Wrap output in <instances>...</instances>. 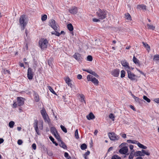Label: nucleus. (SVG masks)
<instances>
[{
    "mask_svg": "<svg viewBox=\"0 0 159 159\" xmlns=\"http://www.w3.org/2000/svg\"><path fill=\"white\" fill-rule=\"evenodd\" d=\"M39 45L42 50L47 48L48 42L46 39L41 38L39 41Z\"/></svg>",
    "mask_w": 159,
    "mask_h": 159,
    "instance_id": "f257e3e1",
    "label": "nucleus"
},
{
    "mask_svg": "<svg viewBox=\"0 0 159 159\" xmlns=\"http://www.w3.org/2000/svg\"><path fill=\"white\" fill-rule=\"evenodd\" d=\"M41 113L45 121L48 123H49L50 122V120L48 115L46 113L45 109L43 108L41 110Z\"/></svg>",
    "mask_w": 159,
    "mask_h": 159,
    "instance_id": "f03ea898",
    "label": "nucleus"
},
{
    "mask_svg": "<svg viewBox=\"0 0 159 159\" xmlns=\"http://www.w3.org/2000/svg\"><path fill=\"white\" fill-rule=\"evenodd\" d=\"M87 79L88 81H92L93 84L96 85H98V81L96 78L93 77L91 75H88L87 76Z\"/></svg>",
    "mask_w": 159,
    "mask_h": 159,
    "instance_id": "7ed1b4c3",
    "label": "nucleus"
},
{
    "mask_svg": "<svg viewBox=\"0 0 159 159\" xmlns=\"http://www.w3.org/2000/svg\"><path fill=\"white\" fill-rule=\"evenodd\" d=\"M108 135L110 139L112 141L117 140L119 139V137L114 132L109 133Z\"/></svg>",
    "mask_w": 159,
    "mask_h": 159,
    "instance_id": "20e7f679",
    "label": "nucleus"
},
{
    "mask_svg": "<svg viewBox=\"0 0 159 159\" xmlns=\"http://www.w3.org/2000/svg\"><path fill=\"white\" fill-rule=\"evenodd\" d=\"M97 15L99 19L102 20L105 19L107 15L106 12L104 11L100 10L97 13Z\"/></svg>",
    "mask_w": 159,
    "mask_h": 159,
    "instance_id": "39448f33",
    "label": "nucleus"
},
{
    "mask_svg": "<svg viewBox=\"0 0 159 159\" xmlns=\"http://www.w3.org/2000/svg\"><path fill=\"white\" fill-rule=\"evenodd\" d=\"M25 16L24 15H22L20 19V23L22 26L21 29L22 30H24L26 25V23L25 22Z\"/></svg>",
    "mask_w": 159,
    "mask_h": 159,
    "instance_id": "423d86ee",
    "label": "nucleus"
},
{
    "mask_svg": "<svg viewBox=\"0 0 159 159\" xmlns=\"http://www.w3.org/2000/svg\"><path fill=\"white\" fill-rule=\"evenodd\" d=\"M50 25L55 30H58V25L53 19L51 20L49 22Z\"/></svg>",
    "mask_w": 159,
    "mask_h": 159,
    "instance_id": "0eeeda50",
    "label": "nucleus"
},
{
    "mask_svg": "<svg viewBox=\"0 0 159 159\" xmlns=\"http://www.w3.org/2000/svg\"><path fill=\"white\" fill-rule=\"evenodd\" d=\"M121 63L122 66L124 67L125 69L127 71L129 70L130 67L129 66L128 63L125 60H122L121 61Z\"/></svg>",
    "mask_w": 159,
    "mask_h": 159,
    "instance_id": "6e6552de",
    "label": "nucleus"
},
{
    "mask_svg": "<svg viewBox=\"0 0 159 159\" xmlns=\"http://www.w3.org/2000/svg\"><path fill=\"white\" fill-rule=\"evenodd\" d=\"M73 57L79 63L82 62L83 58L81 55L78 53H75L73 56Z\"/></svg>",
    "mask_w": 159,
    "mask_h": 159,
    "instance_id": "1a4fd4ad",
    "label": "nucleus"
},
{
    "mask_svg": "<svg viewBox=\"0 0 159 159\" xmlns=\"http://www.w3.org/2000/svg\"><path fill=\"white\" fill-rule=\"evenodd\" d=\"M34 73L30 68H29L28 70L27 77L30 80H32L33 77Z\"/></svg>",
    "mask_w": 159,
    "mask_h": 159,
    "instance_id": "9d476101",
    "label": "nucleus"
},
{
    "mask_svg": "<svg viewBox=\"0 0 159 159\" xmlns=\"http://www.w3.org/2000/svg\"><path fill=\"white\" fill-rule=\"evenodd\" d=\"M127 72L128 77L130 79L132 80H134L136 79L137 76L135 75L129 70Z\"/></svg>",
    "mask_w": 159,
    "mask_h": 159,
    "instance_id": "9b49d317",
    "label": "nucleus"
},
{
    "mask_svg": "<svg viewBox=\"0 0 159 159\" xmlns=\"http://www.w3.org/2000/svg\"><path fill=\"white\" fill-rule=\"evenodd\" d=\"M120 149L119 150V152L121 154H125L128 152V148L126 146H124L122 148H120Z\"/></svg>",
    "mask_w": 159,
    "mask_h": 159,
    "instance_id": "f8f14e48",
    "label": "nucleus"
},
{
    "mask_svg": "<svg viewBox=\"0 0 159 159\" xmlns=\"http://www.w3.org/2000/svg\"><path fill=\"white\" fill-rule=\"evenodd\" d=\"M77 8L75 7H72L69 9V12L73 15L76 14L78 12Z\"/></svg>",
    "mask_w": 159,
    "mask_h": 159,
    "instance_id": "ddd939ff",
    "label": "nucleus"
},
{
    "mask_svg": "<svg viewBox=\"0 0 159 159\" xmlns=\"http://www.w3.org/2000/svg\"><path fill=\"white\" fill-rule=\"evenodd\" d=\"M132 143L134 144H137L138 147L141 148L146 149L147 148V147L144 146L143 144H141L140 143H139L138 141L135 140H133Z\"/></svg>",
    "mask_w": 159,
    "mask_h": 159,
    "instance_id": "4468645a",
    "label": "nucleus"
},
{
    "mask_svg": "<svg viewBox=\"0 0 159 159\" xmlns=\"http://www.w3.org/2000/svg\"><path fill=\"white\" fill-rule=\"evenodd\" d=\"M38 121L37 120H34V129L35 130V131L37 134L39 135L40 134L39 133L38 126Z\"/></svg>",
    "mask_w": 159,
    "mask_h": 159,
    "instance_id": "2eb2a0df",
    "label": "nucleus"
},
{
    "mask_svg": "<svg viewBox=\"0 0 159 159\" xmlns=\"http://www.w3.org/2000/svg\"><path fill=\"white\" fill-rule=\"evenodd\" d=\"M119 70L118 69H115L112 71L111 74L114 77H117L119 76Z\"/></svg>",
    "mask_w": 159,
    "mask_h": 159,
    "instance_id": "dca6fc26",
    "label": "nucleus"
},
{
    "mask_svg": "<svg viewBox=\"0 0 159 159\" xmlns=\"http://www.w3.org/2000/svg\"><path fill=\"white\" fill-rule=\"evenodd\" d=\"M23 98L21 97H18L17 98V103L19 106L23 105L24 103Z\"/></svg>",
    "mask_w": 159,
    "mask_h": 159,
    "instance_id": "f3484780",
    "label": "nucleus"
},
{
    "mask_svg": "<svg viewBox=\"0 0 159 159\" xmlns=\"http://www.w3.org/2000/svg\"><path fill=\"white\" fill-rule=\"evenodd\" d=\"M65 80L68 85L71 87L72 86L71 80L69 77H67L65 79Z\"/></svg>",
    "mask_w": 159,
    "mask_h": 159,
    "instance_id": "a211bd4d",
    "label": "nucleus"
},
{
    "mask_svg": "<svg viewBox=\"0 0 159 159\" xmlns=\"http://www.w3.org/2000/svg\"><path fill=\"white\" fill-rule=\"evenodd\" d=\"M79 97L80 98V101L81 102H84L85 104H86V102L85 100V96L82 94H78Z\"/></svg>",
    "mask_w": 159,
    "mask_h": 159,
    "instance_id": "6ab92c4d",
    "label": "nucleus"
},
{
    "mask_svg": "<svg viewBox=\"0 0 159 159\" xmlns=\"http://www.w3.org/2000/svg\"><path fill=\"white\" fill-rule=\"evenodd\" d=\"M86 117L88 120H90L94 119L95 118V116L92 112H90L86 116Z\"/></svg>",
    "mask_w": 159,
    "mask_h": 159,
    "instance_id": "aec40b11",
    "label": "nucleus"
},
{
    "mask_svg": "<svg viewBox=\"0 0 159 159\" xmlns=\"http://www.w3.org/2000/svg\"><path fill=\"white\" fill-rule=\"evenodd\" d=\"M147 28L148 30H154L155 29V26L152 24H147Z\"/></svg>",
    "mask_w": 159,
    "mask_h": 159,
    "instance_id": "412c9836",
    "label": "nucleus"
},
{
    "mask_svg": "<svg viewBox=\"0 0 159 159\" xmlns=\"http://www.w3.org/2000/svg\"><path fill=\"white\" fill-rule=\"evenodd\" d=\"M142 43L143 46H144L146 48L148 51V52H149V51H150V48L149 45L144 42H143Z\"/></svg>",
    "mask_w": 159,
    "mask_h": 159,
    "instance_id": "4be33fe9",
    "label": "nucleus"
},
{
    "mask_svg": "<svg viewBox=\"0 0 159 159\" xmlns=\"http://www.w3.org/2000/svg\"><path fill=\"white\" fill-rule=\"evenodd\" d=\"M126 19L129 21H131L132 18L130 15L129 13H127L125 14Z\"/></svg>",
    "mask_w": 159,
    "mask_h": 159,
    "instance_id": "5701e85b",
    "label": "nucleus"
},
{
    "mask_svg": "<svg viewBox=\"0 0 159 159\" xmlns=\"http://www.w3.org/2000/svg\"><path fill=\"white\" fill-rule=\"evenodd\" d=\"M133 62L137 65L139 66V60L135 57V56H134L133 59Z\"/></svg>",
    "mask_w": 159,
    "mask_h": 159,
    "instance_id": "b1692460",
    "label": "nucleus"
},
{
    "mask_svg": "<svg viewBox=\"0 0 159 159\" xmlns=\"http://www.w3.org/2000/svg\"><path fill=\"white\" fill-rule=\"evenodd\" d=\"M59 141H60L61 142L59 144L60 146L64 149H66L67 147L65 144L62 142L61 140Z\"/></svg>",
    "mask_w": 159,
    "mask_h": 159,
    "instance_id": "393cba45",
    "label": "nucleus"
},
{
    "mask_svg": "<svg viewBox=\"0 0 159 159\" xmlns=\"http://www.w3.org/2000/svg\"><path fill=\"white\" fill-rule=\"evenodd\" d=\"M137 8L139 9L142 8L143 10H146V6L144 5H138L137 6Z\"/></svg>",
    "mask_w": 159,
    "mask_h": 159,
    "instance_id": "a878e982",
    "label": "nucleus"
},
{
    "mask_svg": "<svg viewBox=\"0 0 159 159\" xmlns=\"http://www.w3.org/2000/svg\"><path fill=\"white\" fill-rule=\"evenodd\" d=\"M68 29L70 31H72L73 30V27L71 24H68L67 25Z\"/></svg>",
    "mask_w": 159,
    "mask_h": 159,
    "instance_id": "bb28decb",
    "label": "nucleus"
},
{
    "mask_svg": "<svg viewBox=\"0 0 159 159\" xmlns=\"http://www.w3.org/2000/svg\"><path fill=\"white\" fill-rule=\"evenodd\" d=\"M142 151H138L135 152V155L136 156H143L144 155L143 154Z\"/></svg>",
    "mask_w": 159,
    "mask_h": 159,
    "instance_id": "cd10ccee",
    "label": "nucleus"
},
{
    "mask_svg": "<svg viewBox=\"0 0 159 159\" xmlns=\"http://www.w3.org/2000/svg\"><path fill=\"white\" fill-rule=\"evenodd\" d=\"M142 152L144 156L145 155H146L148 156H149L150 155V153L148 152V151H146L144 150H142Z\"/></svg>",
    "mask_w": 159,
    "mask_h": 159,
    "instance_id": "c85d7f7f",
    "label": "nucleus"
},
{
    "mask_svg": "<svg viewBox=\"0 0 159 159\" xmlns=\"http://www.w3.org/2000/svg\"><path fill=\"white\" fill-rule=\"evenodd\" d=\"M48 88L50 91L54 94L57 95L56 92L54 91L53 89L50 86H48Z\"/></svg>",
    "mask_w": 159,
    "mask_h": 159,
    "instance_id": "c756f323",
    "label": "nucleus"
},
{
    "mask_svg": "<svg viewBox=\"0 0 159 159\" xmlns=\"http://www.w3.org/2000/svg\"><path fill=\"white\" fill-rule=\"evenodd\" d=\"M87 148V146L85 143H83L80 146V148L81 149L83 150L85 149H86Z\"/></svg>",
    "mask_w": 159,
    "mask_h": 159,
    "instance_id": "7c9ffc66",
    "label": "nucleus"
},
{
    "mask_svg": "<svg viewBox=\"0 0 159 159\" xmlns=\"http://www.w3.org/2000/svg\"><path fill=\"white\" fill-rule=\"evenodd\" d=\"M49 138L50 140L53 143L55 144L56 146L58 145V144L55 141H54V138L51 136H50L49 137Z\"/></svg>",
    "mask_w": 159,
    "mask_h": 159,
    "instance_id": "2f4dec72",
    "label": "nucleus"
},
{
    "mask_svg": "<svg viewBox=\"0 0 159 159\" xmlns=\"http://www.w3.org/2000/svg\"><path fill=\"white\" fill-rule=\"evenodd\" d=\"M153 60L157 61L159 60V55L156 54L154 56Z\"/></svg>",
    "mask_w": 159,
    "mask_h": 159,
    "instance_id": "473e14b6",
    "label": "nucleus"
},
{
    "mask_svg": "<svg viewBox=\"0 0 159 159\" xmlns=\"http://www.w3.org/2000/svg\"><path fill=\"white\" fill-rule=\"evenodd\" d=\"M111 159H121V157L117 155H114L111 157Z\"/></svg>",
    "mask_w": 159,
    "mask_h": 159,
    "instance_id": "72a5a7b5",
    "label": "nucleus"
},
{
    "mask_svg": "<svg viewBox=\"0 0 159 159\" xmlns=\"http://www.w3.org/2000/svg\"><path fill=\"white\" fill-rule=\"evenodd\" d=\"M132 96L133 97V98L134 99L135 101H136L137 102H139L140 101H143V100L140 99L138 98L137 97H135L134 95H132Z\"/></svg>",
    "mask_w": 159,
    "mask_h": 159,
    "instance_id": "f704fd0d",
    "label": "nucleus"
},
{
    "mask_svg": "<svg viewBox=\"0 0 159 159\" xmlns=\"http://www.w3.org/2000/svg\"><path fill=\"white\" fill-rule=\"evenodd\" d=\"M15 123L13 121H10L9 123V125L10 128H12L14 125Z\"/></svg>",
    "mask_w": 159,
    "mask_h": 159,
    "instance_id": "c9c22d12",
    "label": "nucleus"
},
{
    "mask_svg": "<svg viewBox=\"0 0 159 159\" xmlns=\"http://www.w3.org/2000/svg\"><path fill=\"white\" fill-rule=\"evenodd\" d=\"M35 100L36 102H38L39 101V96L37 94H35Z\"/></svg>",
    "mask_w": 159,
    "mask_h": 159,
    "instance_id": "e433bc0d",
    "label": "nucleus"
},
{
    "mask_svg": "<svg viewBox=\"0 0 159 159\" xmlns=\"http://www.w3.org/2000/svg\"><path fill=\"white\" fill-rule=\"evenodd\" d=\"M51 131L52 133L53 134L57 133V132L56 129L54 127H52L51 128Z\"/></svg>",
    "mask_w": 159,
    "mask_h": 159,
    "instance_id": "4c0bfd02",
    "label": "nucleus"
},
{
    "mask_svg": "<svg viewBox=\"0 0 159 159\" xmlns=\"http://www.w3.org/2000/svg\"><path fill=\"white\" fill-rule=\"evenodd\" d=\"M47 15H43L42 16L41 20L43 21H44L45 20H46L47 19Z\"/></svg>",
    "mask_w": 159,
    "mask_h": 159,
    "instance_id": "58836bf2",
    "label": "nucleus"
},
{
    "mask_svg": "<svg viewBox=\"0 0 159 159\" xmlns=\"http://www.w3.org/2000/svg\"><path fill=\"white\" fill-rule=\"evenodd\" d=\"M125 72L124 70H122L120 72L121 77V78L124 77L125 76Z\"/></svg>",
    "mask_w": 159,
    "mask_h": 159,
    "instance_id": "ea45409f",
    "label": "nucleus"
},
{
    "mask_svg": "<svg viewBox=\"0 0 159 159\" xmlns=\"http://www.w3.org/2000/svg\"><path fill=\"white\" fill-rule=\"evenodd\" d=\"M61 128L63 131H64L65 133H67V129H66V128L64 126H63L62 125H61Z\"/></svg>",
    "mask_w": 159,
    "mask_h": 159,
    "instance_id": "a19ab883",
    "label": "nucleus"
},
{
    "mask_svg": "<svg viewBox=\"0 0 159 159\" xmlns=\"http://www.w3.org/2000/svg\"><path fill=\"white\" fill-rule=\"evenodd\" d=\"M143 99L147 101L148 102H150V100L148 98L147 96H143Z\"/></svg>",
    "mask_w": 159,
    "mask_h": 159,
    "instance_id": "79ce46f5",
    "label": "nucleus"
},
{
    "mask_svg": "<svg viewBox=\"0 0 159 159\" xmlns=\"http://www.w3.org/2000/svg\"><path fill=\"white\" fill-rule=\"evenodd\" d=\"M109 118L110 119H112V120L113 121H114V119H115V116L114 115L112 114H110L109 115Z\"/></svg>",
    "mask_w": 159,
    "mask_h": 159,
    "instance_id": "37998d69",
    "label": "nucleus"
},
{
    "mask_svg": "<svg viewBox=\"0 0 159 159\" xmlns=\"http://www.w3.org/2000/svg\"><path fill=\"white\" fill-rule=\"evenodd\" d=\"M87 60L90 61H92L93 60V57L91 55H89L87 57Z\"/></svg>",
    "mask_w": 159,
    "mask_h": 159,
    "instance_id": "c03bdc74",
    "label": "nucleus"
},
{
    "mask_svg": "<svg viewBox=\"0 0 159 159\" xmlns=\"http://www.w3.org/2000/svg\"><path fill=\"white\" fill-rule=\"evenodd\" d=\"M75 136L76 139H78L79 138V136L78 135V130L76 129L75 132Z\"/></svg>",
    "mask_w": 159,
    "mask_h": 159,
    "instance_id": "a18cd8bd",
    "label": "nucleus"
},
{
    "mask_svg": "<svg viewBox=\"0 0 159 159\" xmlns=\"http://www.w3.org/2000/svg\"><path fill=\"white\" fill-rule=\"evenodd\" d=\"M55 138L58 140L60 141L61 140V139L60 138V137L59 135L57 133H56V134H53Z\"/></svg>",
    "mask_w": 159,
    "mask_h": 159,
    "instance_id": "49530a36",
    "label": "nucleus"
},
{
    "mask_svg": "<svg viewBox=\"0 0 159 159\" xmlns=\"http://www.w3.org/2000/svg\"><path fill=\"white\" fill-rule=\"evenodd\" d=\"M64 156L66 158H67V159H71V157L69 156V154L67 152H65L64 154Z\"/></svg>",
    "mask_w": 159,
    "mask_h": 159,
    "instance_id": "de8ad7c7",
    "label": "nucleus"
},
{
    "mask_svg": "<svg viewBox=\"0 0 159 159\" xmlns=\"http://www.w3.org/2000/svg\"><path fill=\"white\" fill-rule=\"evenodd\" d=\"M55 32L54 33L52 32V34H55L56 35L58 36H59L61 34H60L59 33L57 32V30H55Z\"/></svg>",
    "mask_w": 159,
    "mask_h": 159,
    "instance_id": "09e8293b",
    "label": "nucleus"
},
{
    "mask_svg": "<svg viewBox=\"0 0 159 159\" xmlns=\"http://www.w3.org/2000/svg\"><path fill=\"white\" fill-rule=\"evenodd\" d=\"M91 74L93 75L98 78L99 77L98 75L94 71L91 72Z\"/></svg>",
    "mask_w": 159,
    "mask_h": 159,
    "instance_id": "8fccbe9b",
    "label": "nucleus"
},
{
    "mask_svg": "<svg viewBox=\"0 0 159 159\" xmlns=\"http://www.w3.org/2000/svg\"><path fill=\"white\" fill-rule=\"evenodd\" d=\"M134 152H131L129 156V159H133L134 157Z\"/></svg>",
    "mask_w": 159,
    "mask_h": 159,
    "instance_id": "3c124183",
    "label": "nucleus"
},
{
    "mask_svg": "<svg viewBox=\"0 0 159 159\" xmlns=\"http://www.w3.org/2000/svg\"><path fill=\"white\" fill-rule=\"evenodd\" d=\"M134 146L132 145H130L129 146V148L131 150V152H134V150L133 149Z\"/></svg>",
    "mask_w": 159,
    "mask_h": 159,
    "instance_id": "603ef678",
    "label": "nucleus"
},
{
    "mask_svg": "<svg viewBox=\"0 0 159 159\" xmlns=\"http://www.w3.org/2000/svg\"><path fill=\"white\" fill-rule=\"evenodd\" d=\"M126 143H122L119 146V148H122L124 146H125V145H126Z\"/></svg>",
    "mask_w": 159,
    "mask_h": 159,
    "instance_id": "864d4df0",
    "label": "nucleus"
},
{
    "mask_svg": "<svg viewBox=\"0 0 159 159\" xmlns=\"http://www.w3.org/2000/svg\"><path fill=\"white\" fill-rule=\"evenodd\" d=\"M23 142L21 140L19 139L17 141V143L19 145H20Z\"/></svg>",
    "mask_w": 159,
    "mask_h": 159,
    "instance_id": "5fc2aeb1",
    "label": "nucleus"
},
{
    "mask_svg": "<svg viewBox=\"0 0 159 159\" xmlns=\"http://www.w3.org/2000/svg\"><path fill=\"white\" fill-rule=\"evenodd\" d=\"M93 21L94 22H98L100 21L99 19H97L96 18H93Z\"/></svg>",
    "mask_w": 159,
    "mask_h": 159,
    "instance_id": "6e6d98bb",
    "label": "nucleus"
},
{
    "mask_svg": "<svg viewBox=\"0 0 159 159\" xmlns=\"http://www.w3.org/2000/svg\"><path fill=\"white\" fill-rule=\"evenodd\" d=\"M2 70H3V72L4 74H6L7 73H9V71L7 70H6L5 69H3Z\"/></svg>",
    "mask_w": 159,
    "mask_h": 159,
    "instance_id": "4d7b16f0",
    "label": "nucleus"
},
{
    "mask_svg": "<svg viewBox=\"0 0 159 159\" xmlns=\"http://www.w3.org/2000/svg\"><path fill=\"white\" fill-rule=\"evenodd\" d=\"M32 147L34 150H35L36 148V146L35 143H33L32 145Z\"/></svg>",
    "mask_w": 159,
    "mask_h": 159,
    "instance_id": "13d9d810",
    "label": "nucleus"
},
{
    "mask_svg": "<svg viewBox=\"0 0 159 159\" xmlns=\"http://www.w3.org/2000/svg\"><path fill=\"white\" fill-rule=\"evenodd\" d=\"M82 78V76L81 75H78L77 76V78L78 79H81Z\"/></svg>",
    "mask_w": 159,
    "mask_h": 159,
    "instance_id": "bf43d9fd",
    "label": "nucleus"
},
{
    "mask_svg": "<svg viewBox=\"0 0 159 159\" xmlns=\"http://www.w3.org/2000/svg\"><path fill=\"white\" fill-rule=\"evenodd\" d=\"M137 70L142 75H144L145 76V74L143 72H142V71H140L139 70H138L137 69Z\"/></svg>",
    "mask_w": 159,
    "mask_h": 159,
    "instance_id": "052dcab7",
    "label": "nucleus"
},
{
    "mask_svg": "<svg viewBox=\"0 0 159 159\" xmlns=\"http://www.w3.org/2000/svg\"><path fill=\"white\" fill-rule=\"evenodd\" d=\"M154 101L157 103H159V98L154 99Z\"/></svg>",
    "mask_w": 159,
    "mask_h": 159,
    "instance_id": "680f3d73",
    "label": "nucleus"
},
{
    "mask_svg": "<svg viewBox=\"0 0 159 159\" xmlns=\"http://www.w3.org/2000/svg\"><path fill=\"white\" fill-rule=\"evenodd\" d=\"M41 126L39 127V128L40 129L42 130L43 129V123H41Z\"/></svg>",
    "mask_w": 159,
    "mask_h": 159,
    "instance_id": "e2e57ef3",
    "label": "nucleus"
},
{
    "mask_svg": "<svg viewBox=\"0 0 159 159\" xmlns=\"http://www.w3.org/2000/svg\"><path fill=\"white\" fill-rule=\"evenodd\" d=\"M130 108L132 109H133L134 111H135V108H134V107L132 105H130Z\"/></svg>",
    "mask_w": 159,
    "mask_h": 159,
    "instance_id": "0e129e2a",
    "label": "nucleus"
},
{
    "mask_svg": "<svg viewBox=\"0 0 159 159\" xmlns=\"http://www.w3.org/2000/svg\"><path fill=\"white\" fill-rule=\"evenodd\" d=\"M90 154V152L89 151H88L87 152H86L85 153V155L86 156H88Z\"/></svg>",
    "mask_w": 159,
    "mask_h": 159,
    "instance_id": "69168bd1",
    "label": "nucleus"
},
{
    "mask_svg": "<svg viewBox=\"0 0 159 159\" xmlns=\"http://www.w3.org/2000/svg\"><path fill=\"white\" fill-rule=\"evenodd\" d=\"M19 65L21 67H23L24 68H25L24 66V65L23 63H20V64H19Z\"/></svg>",
    "mask_w": 159,
    "mask_h": 159,
    "instance_id": "338daca9",
    "label": "nucleus"
},
{
    "mask_svg": "<svg viewBox=\"0 0 159 159\" xmlns=\"http://www.w3.org/2000/svg\"><path fill=\"white\" fill-rule=\"evenodd\" d=\"M122 137L123 138H126V134H122Z\"/></svg>",
    "mask_w": 159,
    "mask_h": 159,
    "instance_id": "774afa93",
    "label": "nucleus"
}]
</instances>
